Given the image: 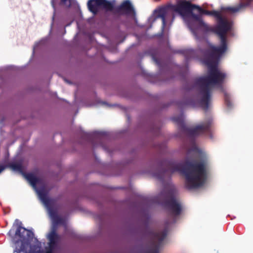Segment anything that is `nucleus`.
Here are the masks:
<instances>
[{
  "mask_svg": "<svg viewBox=\"0 0 253 253\" xmlns=\"http://www.w3.org/2000/svg\"><path fill=\"white\" fill-rule=\"evenodd\" d=\"M84 135L87 139H90L91 137V135L89 134H85Z\"/></svg>",
  "mask_w": 253,
  "mask_h": 253,
  "instance_id": "nucleus-22",
  "label": "nucleus"
},
{
  "mask_svg": "<svg viewBox=\"0 0 253 253\" xmlns=\"http://www.w3.org/2000/svg\"><path fill=\"white\" fill-rule=\"evenodd\" d=\"M168 13V8L166 7H160L155 10V20L161 18L162 21V28L164 29L166 25V16Z\"/></svg>",
  "mask_w": 253,
  "mask_h": 253,
  "instance_id": "nucleus-10",
  "label": "nucleus"
},
{
  "mask_svg": "<svg viewBox=\"0 0 253 253\" xmlns=\"http://www.w3.org/2000/svg\"><path fill=\"white\" fill-rule=\"evenodd\" d=\"M5 168V167L0 165V173H1Z\"/></svg>",
  "mask_w": 253,
  "mask_h": 253,
  "instance_id": "nucleus-21",
  "label": "nucleus"
},
{
  "mask_svg": "<svg viewBox=\"0 0 253 253\" xmlns=\"http://www.w3.org/2000/svg\"><path fill=\"white\" fill-rule=\"evenodd\" d=\"M24 175L33 187H36L37 184L40 182L41 179L33 173H24Z\"/></svg>",
  "mask_w": 253,
  "mask_h": 253,
  "instance_id": "nucleus-12",
  "label": "nucleus"
},
{
  "mask_svg": "<svg viewBox=\"0 0 253 253\" xmlns=\"http://www.w3.org/2000/svg\"><path fill=\"white\" fill-rule=\"evenodd\" d=\"M221 10L222 11H229L232 13H235L239 10V8L235 7L223 6L221 7Z\"/></svg>",
  "mask_w": 253,
  "mask_h": 253,
  "instance_id": "nucleus-14",
  "label": "nucleus"
},
{
  "mask_svg": "<svg viewBox=\"0 0 253 253\" xmlns=\"http://www.w3.org/2000/svg\"><path fill=\"white\" fill-rule=\"evenodd\" d=\"M209 159L204 153H199L196 159L191 161L186 160L184 164L174 160H165L162 163L164 169L160 173H155V176L163 181L167 173L172 174L179 172L185 176L186 187L189 189L202 186L205 183L209 167Z\"/></svg>",
  "mask_w": 253,
  "mask_h": 253,
  "instance_id": "nucleus-2",
  "label": "nucleus"
},
{
  "mask_svg": "<svg viewBox=\"0 0 253 253\" xmlns=\"http://www.w3.org/2000/svg\"><path fill=\"white\" fill-rule=\"evenodd\" d=\"M101 7L106 11H112L114 3L107 0H89L87 2L88 10L94 15L97 14Z\"/></svg>",
  "mask_w": 253,
  "mask_h": 253,
  "instance_id": "nucleus-6",
  "label": "nucleus"
},
{
  "mask_svg": "<svg viewBox=\"0 0 253 253\" xmlns=\"http://www.w3.org/2000/svg\"><path fill=\"white\" fill-rule=\"evenodd\" d=\"M61 2L62 3H66L67 1H69V6H70L71 4V0H61Z\"/></svg>",
  "mask_w": 253,
  "mask_h": 253,
  "instance_id": "nucleus-20",
  "label": "nucleus"
},
{
  "mask_svg": "<svg viewBox=\"0 0 253 253\" xmlns=\"http://www.w3.org/2000/svg\"><path fill=\"white\" fill-rule=\"evenodd\" d=\"M171 8L182 17L193 33L202 29L206 32L214 33L219 38V46L209 44L208 48L202 51L208 72L207 75L196 78L195 81L199 104L204 110L207 111L214 87L217 86L223 90L222 84L227 75L218 68L217 64L221 56L228 49L226 34L230 29V24L220 12L205 10L191 1L179 0L176 4L171 5Z\"/></svg>",
  "mask_w": 253,
  "mask_h": 253,
  "instance_id": "nucleus-1",
  "label": "nucleus"
},
{
  "mask_svg": "<svg viewBox=\"0 0 253 253\" xmlns=\"http://www.w3.org/2000/svg\"><path fill=\"white\" fill-rule=\"evenodd\" d=\"M38 193L40 199L47 208L50 216L53 219L58 215L56 211L52 207L54 203L53 200H50L48 198L47 192L43 189L38 190Z\"/></svg>",
  "mask_w": 253,
  "mask_h": 253,
  "instance_id": "nucleus-8",
  "label": "nucleus"
},
{
  "mask_svg": "<svg viewBox=\"0 0 253 253\" xmlns=\"http://www.w3.org/2000/svg\"><path fill=\"white\" fill-rule=\"evenodd\" d=\"M93 147H94V148L96 147V145H95V144H93Z\"/></svg>",
  "mask_w": 253,
  "mask_h": 253,
  "instance_id": "nucleus-25",
  "label": "nucleus"
},
{
  "mask_svg": "<svg viewBox=\"0 0 253 253\" xmlns=\"http://www.w3.org/2000/svg\"><path fill=\"white\" fill-rule=\"evenodd\" d=\"M152 57L153 61L155 62L156 64H157L159 66H161V61L159 59H158L156 56V55L154 54H152Z\"/></svg>",
  "mask_w": 253,
  "mask_h": 253,
  "instance_id": "nucleus-18",
  "label": "nucleus"
},
{
  "mask_svg": "<svg viewBox=\"0 0 253 253\" xmlns=\"http://www.w3.org/2000/svg\"><path fill=\"white\" fill-rule=\"evenodd\" d=\"M114 14L125 15L134 17L135 11L133 6L128 0L124 1L120 5L114 7L112 10Z\"/></svg>",
  "mask_w": 253,
  "mask_h": 253,
  "instance_id": "nucleus-7",
  "label": "nucleus"
},
{
  "mask_svg": "<svg viewBox=\"0 0 253 253\" xmlns=\"http://www.w3.org/2000/svg\"><path fill=\"white\" fill-rule=\"evenodd\" d=\"M168 231L165 229L161 232H156L149 228L145 230V235L150 238L153 242V247L149 249L146 253H159V248L163 240L166 237Z\"/></svg>",
  "mask_w": 253,
  "mask_h": 253,
  "instance_id": "nucleus-5",
  "label": "nucleus"
},
{
  "mask_svg": "<svg viewBox=\"0 0 253 253\" xmlns=\"http://www.w3.org/2000/svg\"><path fill=\"white\" fill-rule=\"evenodd\" d=\"M224 100L226 105L230 108L232 107V102L230 100V97L229 95L226 92H224Z\"/></svg>",
  "mask_w": 253,
  "mask_h": 253,
  "instance_id": "nucleus-15",
  "label": "nucleus"
},
{
  "mask_svg": "<svg viewBox=\"0 0 253 253\" xmlns=\"http://www.w3.org/2000/svg\"><path fill=\"white\" fill-rule=\"evenodd\" d=\"M21 222L20 223L15 231V235L18 236L21 239L24 240L26 239H32L34 233L31 231L26 229L21 226Z\"/></svg>",
  "mask_w": 253,
  "mask_h": 253,
  "instance_id": "nucleus-9",
  "label": "nucleus"
},
{
  "mask_svg": "<svg viewBox=\"0 0 253 253\" xmlns=\"http://www.w3.org/2000/svg\"><path fill=\"white\" fill-rule=\"evenodd\" d=\"M102 148L106 151L107 150L106 148L104 147V146H102Z\"/></svg>",
  "mask_w": 253,
  "mask_h": 253,
  "instance_id": "nucleus-24",
  "label": "nucleus"
},
{
  "mask_svg": "<svg viewBox=\"0 0 253 253\" xmlns=\"http://www.w3.org/2000/svg\"><path fill=\"white\" fill-rule=\"evenodd\" d=\"M53 250V249L49 248V249L48 251H47L45 253H52Z\"/></svg>",
  "mask_w": 253,
  "mask_h": 253,
  "instance_id": "nucleus-23",
  "label": "nucleus"
},
{
  "mask_svg": "<svg viewBox=\"0 0 253 253\" xmlns=\"http://www.w3.org/2000/svg\"><path fill=\"white\" fill-rule=\"evenodd\" d=\"M106 135V133L104 132H97L94 134L95 137H96L99 140H101Z\"/></svg>",
  "mask_w": 253,
  "mask_h": 253,
  "instance_id": "nucleus-17",
  "label": "nucleus"
},
{
  "mask_svg": "<svg viewBox=\"0 0 253 253\" xmlns=\"http://www.w3.org/2000/svg\"><path fill=\"white\" fill-rule=\"evenodd\" d=\"M189 102L188 100H183L181 101H178L176 102L177 105L181 108H183L185 107L186 106L189 105Z\"/></svg>",
  "mask_w": 253,
  "mask_h": 253,
  "instance_id": "nucleus-16",
  "label": "nucleus"
},
{
  "mask_svg": "<svg viewBox=\"0 0 253 253\" xmlns=\"http://www.w3.org/2000/svg\"><path fill=\"white\" fill-rule=\"evenodd\" d=\"M48 239L49 241V247L51 249H54L58 241L59 240V236L56 232V229L53 228L51 231L48 235Z\"/></svg>",
  "mask_w": 253,
  "mask_h": 253,
  "instance_id": "nucleus-11",
  "label": "nucleus"
},
{
  "mask_svg": "<svg viewBox=\"0 0 253 253\" xmlns=\"http://www.w3.org/2000/svg\"><path fill=\"white\" fill-rule=\"evenodd\" d=\"M54 222L56 224H61L63 222V219L58 215L56 216L53 219Z\"/></svg>",
  "mask_w": 253,
  "mask_h": 253,
  "instance_id": "nucleus-19",
  "label": "nucleus"
},
{
  "mask_svg": "<svg viewBox=\"0 0 253 253\" xmlns=\"http://www.w3.org/2000/svg\"><path fill=\"white\" fill-rule=\"evenodd\" d=\"M7 167L14 171L18 172L20 173H23V168L21 163L14 162L10 163L7 165Z\"/></svg>",
  "mask_w": 253,
  "mask_h": 253,
  "instance_id": "nucleus-13",
  "label": "nucleus"
},
{
  "mask_svg": "<svg viewBox=\"0 0 253 253\" xmlns=\"http://www.w3.org/2000/svg\"><path fill=\"white\" fill-rule=\"evenodd\" d=\"M176 191L174 189L168 190V194L163 205L168 213L174 217L179 216L183 210L180 201L175 196Z\"/></svg>",
  "mask_w": 253,
  "mask_h": 253,
  "instance_id": "nucleus-4",
  "label": "nucleus"
},
{
  "mask_svg": "<svg viewBox=\"0 0 253 253\" xmlns=\"http://www.w3.org/2000/svg\"><path fill=\"white\" fill-rule=\"evenodd\" d=\"M160 0H154V1H159Z\"/></svg>",
  "mask_w": 253,
  "mask_h": 253,
  "instance_id": "nucleus-26",
  "label": "nucleus"
},
{
  "mask_svg": "<svg viewBox=\"0 0 253 253\" xmlns=\"http://www.w3.org/2000/svg\"><path fill=\"white\" fill-rule=\"evenodd\" d=\"M172 120L178 126L179 129L181 131L192 136L197 135L200 133L209 131L212 123V120L210 119L194 127H190L185 125L182 115L174 117L172 118Z\"/></svg>",
  "mask_w": 253,
  "mask_h": 253,
  "instance_id": "nucleus-3",
  "label": "nucleus"
}]
</instances>
